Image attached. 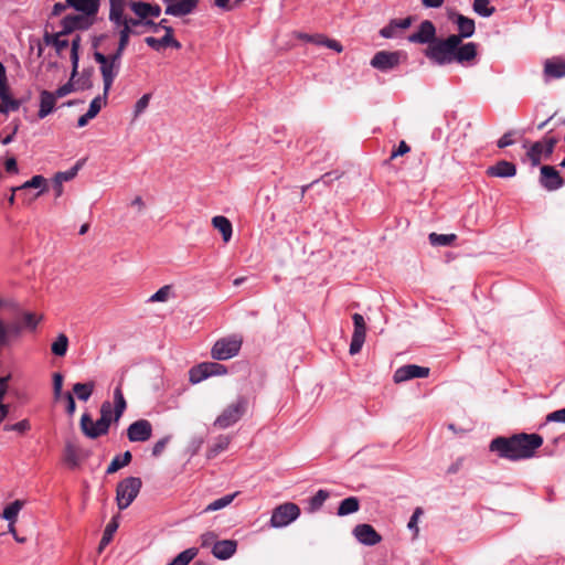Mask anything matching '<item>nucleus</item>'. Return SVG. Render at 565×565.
I'll return each instance as SVG.
<instances>
[{
  "label": "nucleus",
  "instance_id": "obj_63",
  "mask_svg": "<svg viewBox=\"0 0 565 565\" xmlns=\"http://www.w3.org/2000/svg\"><path fill=\"white\" fill-rule=\"evenodd\" d=\"M545 422L565 424V407L547 414Z\"/></svg>",
  "mask_w": 565,
  "mask_h": 565
},
{
  "label": "nucleus",
  "instance_id": "obj_5",
  "mask_svg": "<svg viewBox=\"0 0 565 565\" xmlns=\"http://www.w3.org/2000/svg\"><path fill=\"white\" fill-rule=\"evenodd\" d=\"M142 481L138 477H127L118 482L116 488V502L120 511L127 509L138 497Z\"/></svg>",
  "mask_w": 565,
  "mask_h": 565
},
{
  "label": "nucleus",
  "instance_id": "obj_54",
  "mask_svg": "<svg viewBox=\"0 0 565 565\" xmlns=\"http://www.w3.org/2000/svg\"><path fill=\"white\" fill-rule=\"evenodd\" d=\"M93 68H84L77 81V89L85 90L93 87L92 82Z\"/></svg>",
  "mask_w": 565,
  "mask_h": 565
},
{
  "label": "nucleus",
  "instance_id": "obj_45",
  "mask_svg": "<svg viewBox=\"0 0 565 565\" xmlns=\"http://www.w3.org/2000/svg\"><path fill=\"white\" fill-rule=\"evenodd\" d=\"M198 555V548L190 547L178 554L167 565H189L190 562Z\"/></svg>",
  "mask_w": 565,
  "mask_h": 565
},
{
  "label": "nucleus",
  "instance_id": "obj_56",
  "mask_svg": "<svg viewBox=\"0 0 565 565\" xmlns=\"http://www.w3.org/2000/svg\"><path fill=\"white\" fill-rule=\"evenodd\" d=\"M209 377L224 375L227 373V367L218 362H204Z\"/></svg>",
  "mask_w": 565,
  "mask_h": 565
},
{
  "label": "nucleus",
  "instance_id": "obj_60",
  "mask_svg": "<svg viewBox=\"0 0 565 565\" xmlns=\"http://www.w3.org/2000/svg\"><path fill=\"white\" fill-rule=\"evenodd\" d=\"M76 88L74 86L73 79L70 78V81L62 86H60L55 92H52V94L55 96V98H61L70 93L74 92Z\"/></svg>",
  "mask_w": 565,
  "mask_h": 565
},
{
  "label": "nucleus",
  "instance_id": "obj_47",
  "mask_svg": "<svg viewBox=\"0 0 565 565\" xmlns=\"http://www.w3.org/2000/svg\"><path fill=\"white\" fill-rule=\"evenodd\" d=\"M228 445H230L228 436H224V435L218 436L216 441L209 448L207 455H206L207 458L211 459V458L216 457L220 452L226 450Z\"/></svg>",
  "mask_w": 565,
  "mask_h": 565
},
{
  "label": "nucleus",
  "instance_id": "obj_28",
  "mask_svg": "<svg viewBox=\"0 0 565 565\" xmlns=\"http://www.w3.org/2000/svg\"><path fill=\"white\" fill-rule=\"evenodd\" d=\"M487 174L494 178H512L516 174V167L510 161L500 160L487 169Z\"/></svg>",
  "mask_w": 565,
  "mask_h": 565
},
{
  "label": "nucleus",
  "instance_id": "obj_15",
  "mask_svg": "<svg viewBox=\"0 0 565 565\" xmlns=\"http://www.w3.org/2000/svg\"><path fill=\"white\" fill-rule=\"evenodd\" d=\"M436 26L430 20L420 22L416 32L407 36L411 43L428 44L436 40Z\"/></svg>",
  "mask_w": 565,
  "mask_h": 565
},
{
  "label": "nucleus",
  "instance_id": "obj_20",
  "mask_svg": "<svg viewBox=\"0 0 565 565\" xmlns=\"http://www.w3.org/2000/svg\"><path fill=\"white\" fill-rule=\"evenodd\" d=\"M66 4L79 14L97 20L100 0H66Z\"/></svg>",
  "mask_w": 565,
  "mask_h": 565
},
{
  "label": "nucleus",
  "instance_id": "obj_17",
  "mask_svg": "<svg viewBox=\"0 0 565 565\" xmlns=\"http://www.w3.org/2000/svg\"><path fill=\"white\" fill-rule=\"evenodd\" d=\"M352 533L356 541L365 546H374L382 541V536L371 524H358L354 526Z\"/></svg>",
  "mask_w": 565,
  "mask_h": 565
},
{
  "label": "nucleus",
  "instance_id": "obj_27",
  "mask_svg": "<svg viewBox=\"0 0 565 565\" xmlns=\"http://www.w3.org/2000/svg\"><path fill=\"white\" fill-rule=\"evenodd\" d=\"M477 56V44L473 42L458 43L455 49V62L465 64L473 61Z\"/></svg>",
  "mask_w": 565,
  "mask_h": 565
},
{
  "label": "nucleus",
  "instance_id": "obj_33",
  "mask_svg": "<svg viewBox=\"0 0 565 565\" xmlns=\"http://www.w3.org/2000/svg\"><path fill=\"white\" fill-rule=\"evenodd\" d=\"M212 225L214 228L220 231L222 234V238L225 243H228L233 235V226L231 221L223 216V215H216L212 218Z\"/></svg>",
  "mask_w": 565,
  "mask_h": 565
},
{
  "label": "nucleus",
  "instance_id": "obj_38",
  "mask_svg": "<svg viewBox=\"0 0 565 565\" xmlns=\"http://www.w3.org/2000/svg\"><path fill=\"white\" fill-rule=\"evenodd\" d=\"M359 499L356 497H348L340 502L337 514L340 516H345L355 513L356 511H359Z\"/></svg>",
  "mask_w": 565,
  "mask_h": 565
},
{
  "label": "nucleus",
  "instance_id": "obj_6",
  "mask_svg": "<svg viewBox=\"0 0 565 565\" xmlns=\"http://www.w3.org/2000/svg\"><path fill=\"white\" fill-rule=\"evenodd\" d=\"M243 340L239 335H231L217 340L211 350V355L216 361H225L236 356L242 348Z\"/></svg>",
  "mask_w": 565,
  "mask_h": 565
},
{
  "label": "nucleus",
  "instance_id": "obj_31",
  "mask_svg": "<svg viewBox=\"0 0 565 565\" xmlns=\"http://www.w3.org/2000/svg\"><path fill=\"white\" fill-rule=\"evenodd\" d=\"M22 502L20 500H14L13 502L6 505L0 516L9 522V531L14 533V523L18 519V514L22 509Z\"/></svg>",
  "mask_w": 565,
  "mask_h": 565
},
{
  "label": "nucleus",
  "instance_id": "obj_35",
  "mask_svg": "<svg viewBox=\"0 0 565 565\" xmlns=\"http://www.w3.org/2000/svg\"><path fill=\"white\" fill-rule=\"evenodd\" d=\"M24 189H40V191L36 194V196H39L46 189V180L43 175L36 174V175H33L30 180L25 181L22 185L13 186L11 189V191L17 192L19 190H24Z\"/></svg>",
  "mask_w": 565,
  "mask_h": 565
},
{
  "label": "nucleus",
  "instance_id": "obj_46",
  "mask_svg": "<svg viewBox=\"0 0 565 565\" xmlns=\"http://www.w3.org/2000/svg\"><path fill=\"white\" fill-rule=\"evenodd\" d=\"M209 379V375H207V371H206V367H205V363L202 362L193 367L190 369L189 371V381L192 383V384H198V383H201L202 381Z\"/></svg>",
  "mask_w": 565,
  "mask_h": 565
},
{
  "label": "nucleus",
  "instance_id": "obj_4",
  "mask_svg": "<svg viewBox=\"0 0 565 565\" xmlns=\"http://www.w3.org/2000/svg\"><path fill=\"white\" fill-rule=\"evenodd\" d=\"M93 57L96 63L99 64L105 93L109 94L111 86L120 72L121 58L111 54L105 55L100 51H95L93 53Z\"/></svg>",
  "mask_w": 565,
  "mask_h": 565
},
{
  "label": "nucleus",
  "instance_id": "obj_22",
  "mask_svg": "<svg viewBox=\"0 0 565 565\" xmlns=\"http://www.w3.org/2000/svg\"><path fill=\"white\" fill-rule=\"evenodd\" d=\"M200 0H175L173 3H169L166 7V14L172 17H184L191 14L199 4Z\"/></svg>",
  "mask_w": 565,
  "mask_h": 565
},
{
  "label": "nucleus",
  "instance_id": "obj_41",
  "mask_svg": "<svg viewBox=\"0 0 565 565\" xmlns=\"http://www.w3.org/2000/svg\"><path fill=\"white\" fill-rule=\"evenodd\" d=\"M236 494H237V492L226 494V495H223L222 498H218V499L212 501L204 508L203 512H205V513L214 512V511H218V510L226 508L227 505H230L233 502Z\"/></svg>",
  "mask_w": 565,
  "mask_h": 565
},
{
  "label": "nucleus",
  "instance_id": "obj_55",
  "mask_svg": "<svg viewBox=\"0 0 565 565\" xmlns=\"http://www.w3.org/2000/svg\"><path fill=\"white\" fill-rule=\"evenodd\" d=\"M205 441V438L204 436H199V435H195L191 438L188 447H186V452L193 457L195 455L199 454V451L201 450L203 444Z\"/></svg>",
  "mask_w": 565,
  "mask_h": 565
},
{
  "label": "nucleus",
  "instance_id": "obj_29",
  "mask_svg": "<svg viewBox=\"0 0 565 565\" xmlns=\"http://www.w3.org/2000/svg\"><path fill=\"white\" fill-rule=\"evenodd\" d=\"M83 166V161L82 160H78L72 168H70L68 170L66 171H60L55 174L54 177V189L56 191V196H60L62 194V183L63 182H67V181H71L73 180L79 169L82 168Z\"/></svg>",
  "mask_w": 565,
  "mask_h": 565
},
{
  "label": "nucleus",
  "instance_id": "obj_32",
  "mask_svg": "<svg viewBox=\"0 0 565 565\" xmlns=\"http://www.w3.org/2000/svg\"><path fill=\"white\" fill-rule=\"evenodd\" d=\"M63 460L66 463V466L71 469H75V468L79 467L81 458L78 455V447L74 443H72V441L65 443Z\"/></svg>",
  "mask_w": 565,
  "mask_h": 565
},
{
  "label": "nucleus",
  "instance_id": "obj_8",
  "mask_svg": "<svg viewBox=\"0 0 565 565\" xmlns=\"http://www.w3.org/2000/svg\"><path fill=\"white\" fill-rule=\"evenodd\" d=\"M247 409V401L244 397H238L237 401L228 405L214 420V426L221 429H226L236 424Z\"/></svg>",
  "mask_w": 565,
  "mask_h": 565
},
{
  "label": "nucleus",
  "instance_id": "obj_25",
  "mask_svg": "<svg viewBox=\"0 0 565 565\" xmlns=\"http://www.w3.org/2000/svg\"><path fill=\"white\" fill-rule=\"evenodd\" d=\"M237 550V541L235 540H222L214 543L212 546V554L220 561H226L231 558Z\"/></svg>",
  "mask_w": 565,
  "mask_h": 565
},
{
  "label": "nucleus",
  "instance_id": "obj_50",
  "mask_svg": "<svg viewBox=\"0 0 565 565\" xmlns=\"http://www.w3.org/2000/svg\"><path fill=\"white\" fill-rule=\"evenodd\" d=\"M527 157L531 161L532 167H537L541 163V157L544 154L543 152V142L535 141L527 151Z\"/></svg>",
  "mask_w": 565,
  "mask_h": 565
},
{
  "label": "nucleus",
  "instance_id": "obj_62",
  "mask_svg": "<svg viewBox=\"0 0 565 565\" xmlns=\"http://www.w3.org/2000/svg\"><path fill=\"white\" fill-rule=\"evenodd\" d=\"M170 436H164L163 438L159 439L152 447L151 455L153 457H159L163 450L166 449L168 443L170 441Z\"/></svg>",
  "mask_w": 565,
  "mask_h": 565
},
{
  "label": "nucleus",
  "instance_id": "obj_12",
  "mask_svg": "<svg viewBox=\"0 0 565 565\" xmlns=\"http://www.w3.org/2000/svg\"><path fill=\"white\" fill-rule=\"evenodd\" d=\"M352 320H353L354 330H353V334L351 338L349 352L351 355H354L361 351V349L364 344L365 334H366V326H365L363 316L360 313H354L352 316Z\"/></svg>",
  "mask_w": 565,
  "mask_h": 565
},
{
  "label": "nucleus",
  "instance_id": "obj_16",
  "mask_svg": "<svg viewBox=\"0 0 565 565\" xmlns=\"http://www.w3.org/2000/svg\"><path fill=\"white\" fill-rule=\"evenodd\" d=\"M564 179L553 166H542L540 184L547 191H556L564 185Z\"/></svg>",
  "mask_w": 565,
  "mask_h": 565
},
{
  "label": "nucleus",
  "instance_id": "obj_44",
  "mask_svg": "<svg viewBox=\"0 0 565 565\" xmlns=\"http://www.w3.org/2000/svg\"><path fill=\"white\" fill-rule=\"evenodd\" d=\"M329 498V492L327 490L320 489L316 492L315 495L308 499V510L310 512L318 511L326 500Z\"/></svg>",
  "mask_w": 565,
  "mask_h": 565
},
{
  "label": "nucleus",
  "instance_id": "obj_51",
  "mask_svg": "<svg viewBox=\"0 0 565 565\" xmlns=\"http://www.w3.org/2000/svg\"><path fill=\"white\" fill-rule=\"evenodd\" d=\"M42 317H36L32 312H23L19 322L22 324L23 330L35 331Z\"/></svg>",
  "mask_w": 565,
  "mask_h": 565
},
{
  "label": "nucleus",
  "instance_id": "obj_11",
  "mask_svg": "<svg viewBox=\"0 0 565 565\" xmlns=\"http://www.w3.org/2000/svg\"><path fill=\"white\" fill-rule=\"evenodd\" d=\"M152 436V425L148 419H138L127 428V438L131 443H145Z\"/></svg>",
  "mask_w": 565,
  "mask_h": 565
},
{
  "label": "nucleus",
  "instance_id": "obj_58",
  "mask_svg": "<svg viewBox=\"0 0 565 565\" xmlns=\"http://www.w3.org/2000/svg\"><path fill=\"white\" fill-rule=\"evenodd\" d=\"M171 291V287L166 285L159 288L149 299V302H163L168 299Z\"/></svg>",
  "mask_w": 565,
  "mask_h": 565
},
{
  "label": "nucleus",
  "instance_id": "obj_10",
  "mask_svg": "<svg viewBox=\"0 0 565 565\" xmlns=\"http://www.w3.org/2000/svg\"><path fill=\"white\" fill-rule=\"evenodd\" d=\"M96 23V19L79 13H70L61 20V34L68 35L75 31H87Z\"/></svg>",
  "mask_w": 565,
  "mask_h": 565
},
{
  "label": "nucleus",
  "instance_id": "obj_49",
  "mask_svg": "<svg viewBox=\"0 0 565 565\" xmlns=\"http://www.w3.org/2000/svg\"><path fill=\"white\" fill-rule=\"evenodd\" d=\"M490 0H473V11L482 18L491 17L495 8L489 6Z\"/></svg>",
  "mask_w": 565,
  "mask_h": 565
},
{
  "label": "nucleus",
  "instance_id": "obj_39",
  "mask_svg": "<svg viewBox=\"0 0 565 565\" xmlns=\"http://www.w3.org/2000/svg\"><path fill=\"white\" fill-rule=\"evenodd\" d=\"M118 519H119V515L113 516L111 520L109 521V523L106 525L103 536H102V540L99 542V550L104 548L111 542L113 536L119 526Z\"/></svg>",
  "mask_w": 565,
  "mask_h": 565
},
{
  "label": "nucleus",
  "instance_id": "obj_53",
  "mask_svg": "<svg viewBox=\"0 0 565 565\" xmlns=\"http://www.w3.org/2000/svg\"><path fill=\"white\" fill-rule=\"evenodd\" d=\"M31 429V423L29 419H22L14 424H6L3 426L4 431H17L20 435H24Z\"/></svg>",
  "mask_w": 565,
  "mask_h": 565
},
{
  "label": "nucleus",
  "instance_id": "obj_19",
  "mask_svg": "<svg viewBox=\"0 0 565 565\" xmlns=\"http://www.w3.org/2000/svg\"><path fill=\"white\" fill-rule=\"evenodd\" d=\"M131 25L129 21L127 23H120L118 26V44L111 55L122 58L124 52L129 45L130 36L141 34V31L131 29ZM114 29L117 30V28Z\"/></svg>",
  "mask_w": 565,
  "mask_h": 565
},
{
  "label": "nucleus",
  "instance_id": "obj_13",
  "mask_svg": "<svg viewBox=\"0 0 565 565\" xmlns=\"http://www.w3.org/2000/svg\"><path fill=\"white\" fill-rule=\"evenodd\" d=\"M414 22V18L408 15L404 19H391L390 22L383 26L379 34L384 39H399L405 30H407Z\"/></svg>",
  "mask_w": 565,
  "mask_h": 565
},
{
  "label": "nucleus",
  "instance_id": "obj_57",
  "mask_svg": "<svg viewBox=\"0 0 565 565\" xmlns=\"http://www.w3.org/2000/svg\"><path fill=\"white\" fill-rule=\"evenodd\" d=\"M8 327V337L10 342H12L14 339H19L23 332V327L19 321H13L10 323H6Z\"/></svg>",
  "mask_w": 565,
  "mask_h": 565
},
{
  "label": "nucleus",
  "instance_id": "obj_1",
  "mask_svg": "<svg viewBox=\"0 0 565 565\" xmlns=\"http://www.w3.org/2000/svg\"><path fill=\"white\" fill-rule=\"evenodd\" d=\"M543 441V437L539 434L519 433L510 437L499 436L493 438L489 445V450L497 452L500 458L521 461L533 458Z\"/></svg>",
  "mask_w": 565,
  "mask_h": 565
},
{
  "label": "nucleus",
  "instance_id": "obj_42",
  "mask_svg": "<svg viewBox=\"0 0 565 565\" xmlns=\"http://www.w3.org/2000/svg\"><path fill=\"white\" fill-rule=\"evenodd\" d=\"M457 239L456 234H438L430 233L428 235V241L431 246H450Z\"/></svg>",
  "mask_w": 565,
  "mask_h": 565
},
{
  "label": "nucleus",
  "instance_id": "obj_23",
  "mask_svg": "<svg viewBox=\"0 0 565 565\" xmlns=\"http://www.w3.org/2000/svg\"><path fill=\"white\" fill-rule=\"evenodd\" d=\"M451 20L457 24L458 34L452 35L459 39V43H461L463 39L471 38L475 34L476 24L473 19L456 13Z\"/></svg>",
  "mask_w": 565,
  "mask_h": 565
},
{
  "label": "nucleus",
  "instance_id": "obj_2",
  "mask_svg": "<svg viewBox=\"0 0 565 565\" xmlns=\"http://www.w3.org/2000/svg\"><path fill=\"white\" fill-rule=\"evenodd\" d=\"M459 43L458 38L448 35L445 39L437 38L430 45H428L424 55L437 66H445L455 63V49Z\"/></svg>",
  "mask_w": 565,
  "mask_h": 565
},
{
  "label": "nucleus",
  "instance_id": "obj_61",
  "mask_svg": "<svg viewBox=\"0 0 565 565\" xmlns=\"http://www.w3.org/2000/svg\"><path fill=\"white\" fill-rule=\"evenodd\" d=\"M544 143L543 146V152L545 158H550L552 153L554 152L555 146L557 143V139L555 137H545L542 141Z\"/></svg>",
  "mask_w": 565,
  "mask_h": 565
},
{
  "label": "nucleus",
  "instance_id": "obj_14",
  "mask_svg": "<svg viewBox=\"0 0 565 565\" xmlns=\"http://www.w3.org/2000/svg\"><path fill=\"white\" fill-rule=\"evenodd\" d=\"M429 367L416 365V364H407L399 366L393 375V380L395 383H403L413 379H424L429 375Z\"/></svg>",
  "mask_w": 565,
  "mask_h": 565
},
{
  "label": "nucleus",
  "instance_id": "obj_21",
  "mask_svg": "<svg viewBox=\"0 0 565 565\" xmlns=\"http://www.w3.org/2000/svg\"><path fill=\"white\" fill-rule=\"evenodd\" d=\"M145 43L151 47L152 50L160 52L163 47L170 46L173 49H180L181 43L173 38V29L169 28L166 31V34L160 38L147 36L145 39Z\"/></svg>",
  "mask_w": 565,
  "mask_h": 565
},
{
  "label": "nucleus",
  "instance_id": "obj_3",
  "mask_svg": "<svg viewBox=\"0 0 565 565\" xmlns=\"http://www.w3.org/2000/svg\"><path fill=\"white\" fill-rule=\"evenodd\" d=\"M113 419L111 404L106 401L100 406V418L96 419L95 423L88 413L82 415L81 429L86 437L96 439L108 433Z\"/></svg>",
  "mask_w": 565,
  "mask_h": 565
},
{
  "label": "nucleus",
  "instance_id": "obj_43",
  "mask_svg": "<svg viewBox=\"0 0 565 565\" xmlns=\"http://www.w3.org/2000/svg\"><path fill=\"white\" fill-rule=\"evenodd\" d=\"M68 349V338L60 333L51 344V351L56 356H64Z\"/></svg>",
  "mask_w": 565,
  "mask_h": 565
},
{
  "label": "nucleus",
  "instance_id": "obj_36",
  "mask_svg": "<svg viewBox=\"0 0 565 565\" xmlns=\"http://www.w3.org/2000/svg\"><path fill=\"white\" fill-rule=\"evenodd\" d=\"M131 459H132V455L129 450H126L121 455L115 456L113 458V460L110 461V463L108 465V467L106 469V473L111 475V473L117 472L119 469L128 466L131 462Z\"/></svg>",
  "mask_w": 565,
  "mask_h": 565
},
{
  "label": "nucleus",
  "instance_id": "obj_18",
  "mask_svg": "<svg viewBox=\"0 0 565 565\" xmlns=\"http://www.w3.org/2000/svg\"><path fill=\"white\" fill-rule=\"evenodd\" d=\"M129 8L137 15V20L148 21L149 17L158 18L161 14V7L157 3L131 0Z\"/></svg>",
  "mask_w": 565,
  "mask_h": 565
},
{
  "label": "nucleus",
  "instance_id": "obj_37",
  "mask_svg": "<svg viewBox=\"0 0 565 565\" xmlns=\"http://www.w3.org/2000/svg\"><path fill=\"white\" fill-rule=\"evenodd\" d=\"M95 383L93 381L81 383L77 382L73 385V392L79 401L87 402L93 395Z\"/></svg>",
  "mask_w": 565,
  "mask_h": 565
},
{
  "label": "nucleus",
  "instance_id": "obj_30",
  "mask_svg": "<svg viewBox=\"0 0 565 565\" xmlns=\"http://www.w3.org/2000/svg\"><path fill=\"white\" fill-rule=\"evenodd\" d=\"M56 98L52 94V92L43 89L40 93V108L38 111V117L43 119L52 114L55 109Z\"/></svg>",
  "mask_w": 565,
  "mask_h": 565
},
{
  "label": "nucleus",
  "instance_id": "obj_24",
  "mask_svg": "<svg viewBox=\"0 0 565 565\" xmlns=\"http://www.w3.org/2000/svg\"><path fill=\"white\" fill-rule=\"evenodd\" d=\"M543 74L545 82L565 77V60L557 57L546 60Z\"/></svg>",
  "mask_w": 565,
  "mask_h": 565
},
{
  "label": "nucleus",
  "instance_id": "obj_9",
  "mask_svg": "<svg viewBox=\"0 0 565 565\" xmlns=\"http://www.w3.org/2000/svg\"><path fill=\"white\" fill-rule=\"evenodd\" d=\"M299 515L300 508L296 503L286 502L273 510L269 524L274 529H281L296 521Z\"/></svg>",
  "mask_w": 565,
  "mask_h": 565
},
{
  "label": "nucleus",
  "instance_id": "obj_7",
  "mask_svg": "<svg viewBox=\"0 0 565 565\" xmlns=\"http://www.w3.org/2000/svg\"><path fill=\"white\" fill-rule=\"evenodd\" d=\"M407 54L404 51H379L370 61L371 67L382 73H388L395 70L402 62L406 60Z\"/></svg>",
  "mask_w": 565,
  "mask_h": 565
},
{
  "label": "nucleus",
  "instance_id": "obj_59",
  "mask_svg": "<svg viewBox=\"0 0 565 565\" xmlns=\"http://www.w3.org/2000/svg\"><path fill=\"white\" fill-rule=\"evenodd\" d=\"M53 394L54 398H61L63 394V375L61 373L53 374Z\"/></svg>",
  "mask_w": 565,
  "mask_h": 565
},
{
  "label": "nucleus",
  "instance_id": "obj_52",
  "mask_svg": "<svg viewBox=\"0 0 565 565\" xmlns=\"http://www.w3.org/2000/svg\"><path fill=\"white\" fill-rule=\"evenodd\" d=\"M108 98V94L105 93V88L103 89V95H98L89 104L87 113L92 115L94 118L99 114L102 107L106 105Z\"/></svg>",
  "mask_w": 565,
  "mask_h": 565
},
{
  "label": "nucleus",
  "instance_id": "obj_26",
  "mask_svg": "<svg viewBox=\"0 0 565 565\" xmlns=\"http://www.w3.org/2000/svg\"><path fill=\"white\" fill-rule=\"evenodd\" d=\"M126 0H109V14L108 19L114 25L118 28L120 23H127L129 18L125 15Z\"/></svg>",
  "mask_w": 565,
  "mask_h": 565
},
{
  "label": "nucleus",
  "instance_id": "obj_48",
  "mask_svg": "<svg viewBox=\"0 0 565 565\" xmlns=\"http://www.w3.org/2000/svg\"><path fill=\"white\" fill-rule=\"evenodd\" d=\"M2 105L0 104V113L7 114L9 111H15L22 105V100L14 99L10 95V90L6 93V97H0Z\"/></svg>",
  "mask_w": 565,
  "mask_h": 565
},
{
  "label": "nucleus",
  "instance_id": "obj_34",
  "mask_svg": "<svg viewBox=\"0 0 565 565\" xmlns=\"http://www.w3.org/2000/svg\"><path fill=\"white\" fill-rule=\"evenodd\" d=\"M127 408V402L125 399L121 385H117L114 390V420L117 422L122 416Z\"/></svg>",
  "mask_w": 565,
  "mask_h": 565
},
{
  "label": "nucleus",
  "instance_id": "obj_64",
  "mask_svg": "<svg viewBox=\"0 0 565 565\" xmlns=\"http://www.w3.org/2000/svg\"><path fill=\"white\" fill-rule=\"evenodd\" d=\"M150 94L142 95L135 104V116H139L145 111L150 102Z\"/></svg>",
  "mask_w": 565,
  "mask_h": 565
},
{
  "label": "nucleus",
  "instance_id": "obj_40",
  "mask_svg": "<svg viewBox=\"0 0 565 565\" xmlns=\"http://www.w3.org/2000/svg\"><path fill=\"white\" fill-rule=\"evenodd\" d=\"M129 23L132 25L146 26V28L150 29L153 33H157L160 29H163L164 31H167V29L171 28L170 25H168L167 19H162L159 22H154L152 20L142 21V20L129 18Z\"/></svg>",
  "mask_w": 565,
  "mask_h": 565
}]
</instances>
